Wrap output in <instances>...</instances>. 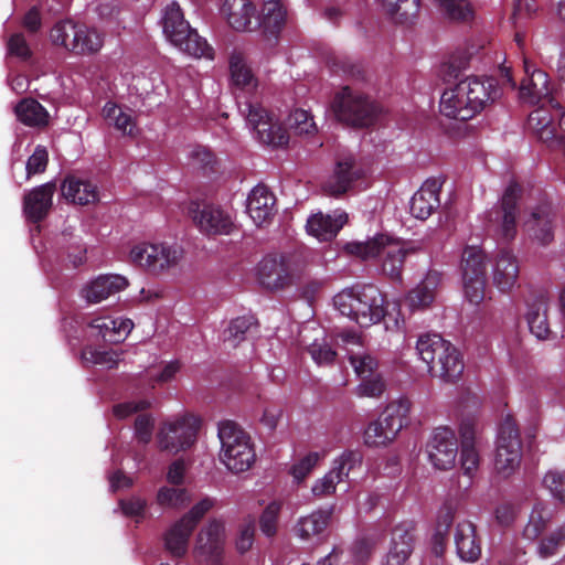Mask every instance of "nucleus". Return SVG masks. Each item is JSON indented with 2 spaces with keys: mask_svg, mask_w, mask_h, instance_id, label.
Returning <instances> with one entry per match:
<instances>
[{
  "mask_svg": "<svg viewBox=\"0 0 565 565\" xmlns=\"http://www.w3.org/2000/svg\"><path fill=\"white\" fill-rule=\"evenodd\" d=\"M414 525L403 522L392 531V540L385 565H404L414 550Z\"/></svg>",
  "mask_w": 565,
  "mask_h": 565,
  "instance_id": "obj_27",
  "label": "nucleus"
},
{
  "mask_svg": "<svg viewBox=\"0 0 565 565\" xmlns=\"http://www.w3.org/2000/svg\"><path fill=\"white\" fill-rule=\"evenodd\" d=\"M103 45L102 35L86 25L79 24L76 39L72 45V52L77 54H89L99 51Z\"/></svg>",
  "mask_w": 565,
  "mask_h": 565,
  "instance_id": "obj_46",
  "label": "nucleus"
},
{
  "mask_svg": "<svg viewBox=\"0 0 565 565\" xmlns=\"http://www.w3.org/2000/svg\"><path fill=\"white\" fill-rule=\"evenodd\" d=\"M529 128L543 142H553L556 137L554 110L545 106L534 109L527 119Z\"/></svg>",
  "mask_w": 565,
  "mask_h": 565,
  "instance_id": "obj_37",
  "label": "nucleus"
},
{
  "mask_svg": "<svg viewBox=\"0 0 565 565\" xmlns=\"http://www.w3.org/2000/svg\"><path fill=\"white\" fill-rule=\"evenodd\" d=\"M440 10L452 21L468 22L475 15V8L469 0H448Z\"/></svg>",
  "mask_w": 565,
  "mask_h": 565,
  "instance_id": "obj_52",
  "label": "nucleus"
},
{
  "mask_svg": "<svg viewBox=\"0 0 565 565\" xmlns=\"http://www.w3.org/2000/svg\"><path fill=\"white\" fill-rule=\"evenodd\" d=\"M183 254L178 244L142 242L131 247L129 260L151 275H162L177 268Z\"/></svg>",
  "mask_w": 565,
  "mask_h": 565,
  "instance_id": "obj_7",
  "label": "nucleus"
},
{
  "mask_svg": "<svg viewBox=\"0 0 565 565\" xmlns=\"http://www.w3.org/2000/svg\"><path fill=\"white\" fill-rule=\"evenodd\" d=\"M102 115L106 124L122 136L136 137L138 135L136 116L131 108L107 102L102 109Z\"/></svg>",
  "mask_w": 565,
  "mask_h": 565,
  "instance_id": "obj_33",
  "label": "nucleus"
},
{
  "mask_svg": "<svg viewBox=\"0 0 565 565\" xmlns=\"http://www.w3.org/2000/svg\"><path fill=\"white\" fill-rule=\"evenodd\" d=\"M441 184L436 179L426 180L411 199L409 210L418 220L428 218L440 205L439 192Z\"/></svg>",
  "mask_w": 565,
  "mask_h": 565,
  "instance_id": "obj_30",
  "label": "nucleus"
},
{
  "mask_svg": "<svg viewBox=\"0 0 565 565\" xmlns=\"http://www.w3.org/2000/svg\"><path fill=\"white\" fill-rule=\"evenodd\" d=\"M526 227L533 238L540 244H550L553 241V231L548 207H537L532 213L531 218L526 222Z\"/></svg>",
  "mask_w": 565,
  "mask_h": 565,
  "instance_id": "obj_42",
  "label": "nucleus"
},
{
  "mask_svg": "<svg viewBox=\"0 0 565 565\" xmlns=\"http://www.w3.org/2000/svg\"><path fill=\"white\" fill-rule=\"evenodd\" d=\"M332 109L340 121L355 127L371 125L380 110L367 96L348 86L335 95Z\"/></svg>",
  "mask_w": 565,
  "mask_h": 565,
  "instance_id": "obj_12",
  "label": "nucleus"
},
{
  "mask_svg": "<svg viewBox=\"0 0 565 565\" xmlns=\"http://www.w3.org/2000/svg\"><path fill=\"white\" fill-rule=\"evenodd\" d=\"M200 425V419L192 414L164 420L157 433L159 450L177 455L191 448L196 441Z\"/></svg>",
  "mask_w": 565,
  "mask_h": 565,
  "instance_id": "obj_11",
  "label": "nucleus"
},
{
  "mask_svg": "<svg viewBox=\"0 0 565 565\" xmlns=\"http://www.w3.org/2000/svg\"><path fill=\"white\" fill-rule=\"evenodd\" d=\"M291 130L301 137H309L317 132V125L311 114L305 109H295L289 116Z\"/></svg>",
  "mask_w": 565,
  "mask_h": 565,
  "instance_id": "obj_53",
  "label": "nucleus"
},
{
  "mask_svg": "<svg viewBox=\"0 0 565 565\" xmlns=\"http://www.w3.org/2000/svg\"><path fill=\"white\" fill-rule=\"evenodd\" d=\"M427 452L435 468L451 469L458 456V440L455 431L448 427L436 428L427 444Z\"/></svg>",
  "mask_w": 565,
  "mask_h": 565,
  "instance_id": "obj_16",
  "label": "nucleus"
},
{
  "mask_svg": "<svg viewBox=\"0 0 565 565\" xmlns=\"http://www.w3.org/2000/svg\"><path fill=\"white\" fill-rule=\"evenodd\" d=\"M461 287L465 299L479 305L484 298L487 284V263L483 250L478 246H467L460 264Z\"/></svg>",
  "mask_w": 565,
  "mask_h": 565,
  "instance_id": "obj_13",
  "label": "nucleus"
},
{
  "mask_svg": "<svg viewBox=\"0 0 565 565\" xmlns=\"http://www.w3.org/2000/svg\"><path fill=\"white\" fill-rule=\"evenodd\" d=\"M220 13L228 26L237 32L255 30L257 10L252 0H224Z\"/></svg>",
  "mask_w": 565,
  "mask_h": 565,
  "instance_id": "obj_22",
  "label": "nucleus"
},
{
  "mask_svg": "<svg viewBox=\"0 0 565 565\" xmlns=\"http://www.w3.org/2000/svg\"><path fill=\"white\" fill-rule=\"evenodd\" d=\"M161 25L166 39L180 52L196 58H214L213 47L191 28L177 1L162 10Z\"/></svg>",
  "mask_w": 565,
  "mask_h": 565,
  "instance_id": "obj_4",
  "label": "nucleus"
},
{
  "mask_svg": "<svg viewBox=\"0 0 565 565\" xmlns=\"http://www.w3.org/2000/svg\"><path fill=\"white\" fill-rule=\"evenodd\" d=\"M157 500L161 505L180 507L186 500V491L179 488L163 487L159 490Z\"/></svg>",
  "mask_w": 565,
  "mask_h": 565,
  "instance_id": "obj_62",
  "label": "nucleus"
},
{
  "mask_svg": "<svg viewBox=\"0 0 565 565\" xmlns=\"http://www.w3.org/2000/svg\"><path fill=\"white\" fill-rule=\"evenodd\" d=\"M461 468L465 475L471 477L479 467V452L475 446H461Z\"/></svg>",
  "mask_w": 565,
  "mask_h": 565,
  "instance_id": "obj_64",
  "label": "nucleus"
},
{
  "mask_svg": "<svg viewBox=\"0 0 565 565\" xmlns=\"http://www.w3.org/2000/svg\"><path fill=\"white\" fill-rule=\"evenodd\" d=\"M448 341L437 333L422 334L416 342V351L420 361H423L428 370H434L436 355L444 352V345Z\"/></svg>",
  "mask_w": 565,
  "mask_h": 565,
  "instance_id": "obj_43",
  "label": "nucleus"
},
{
  "mask_svg": "<svg viewBox=\"0 0 565 565\" xmlns=\"http://www.w3.org/2000/svg\"><path fill=\"white\" fill-rule=\"evenodd\" d=\"M565 544V524L542 537L537 544V553L543 558H548L557 554L558 550Z\"/></svg>",
  "mask_w": 565,
  "mask_h": 565,
  "instance_id": "obj_54",
  "label": "nucleus"
},
{
  "mask_svg": "<svg viewBox=\"0 0 565 565\" xmlns=\"http://www.w3.org/2000/svg\"><path fill=\"white\" fill-rule=\"evenodd\" d=\"M255 320L252 316H243L233 319L225 330L224 341L231 347L238 345L245 340L246 333L254 326Z\"/></svg>",
  "mask_w": 565,
  "mask_h": 565,
  "instance_id": "obj_50",
  "label": "nucleus"
},
{
  "mask_svg": "<svg viewBox=\"0 0 565 565\" xmlns=\"http://www.w3.org/2000/svg\"><path fill=\"white\" fill-rule=\"evenodd\" d=\"M231 81L234 86L246 92L257 87V81L250 68L246 65L243 54L234 50L228 58Z\"/></svg>",
  "mask_w": 565,
  "mask_h": 565,
  "instance_id": "obj_39",
  "label": "nucleus"
},
{
  "mask_svg": "<svg viewBox=\"0 0 565 565\" xmlns=\"http://www.w3.org/2000/svg\"><path fill=\"white\" fill-rule=\"evenodd\" d=\"M441 273L430 269L415 288L405 296V302L411 311L423 310L435 300L438 288L441 285Z\"/></svg>",
  "mask_w": 565,
  "mask_h": 565,
  "instance_id": "obj_28",
  "label": "nucleus"
},
{
  "mask_svg": "<svg viewBox=\"0 0 565 565\" xmlns=\"http://www.w3.org/2000/svg\"><path fill=\"white\" fill-rule=\"evenodd\" d=\"M320 460L319 452H309L303 458H301L297 463H295L291 469V476L298 481H302L316 467L318 461Z\"/></svg>",
  "mask_w": 565,
  "mask_h": 565,
  "instance_id": "obj_61",
  "label": "nucleus"
},
{
  "mask_svg": "<svg viewBox=\"0 0 565 565\" xmlns=\"http://www.w3.org/2000/svg\"><path fill=\"white\" fill-rule=\"evenodd\" d=\"M17 119L32 128H42L49 124L47 110L35 99L24 98L14 107Z\"/></svg>",
  "mask_w": 565,
  "mask_h": 565,
  "instance_id": "obj_38",
  "label": "nucleus"
},
{
  "mask_svg": "<svg viewBox=\"0 0 565 565\" xmlns=\"http://www.w3.org/2000/svg\"><path fill=\"white\" fill-rule=\"evenodd\" d=\"M524 78L521 82L519 94L524 103L537 104L543 99H551L548 75L536 67L527 57H523Z\"/></svg>",
  "mask_w": 565,
  "mask_h": 565,
  "instance_id": "obj_19",
  "label": "nucleus"
},
{
  "mask_svg": "<svg viewBox=\"0 0 565 565\" xmlns=\"http://www.w3.org/2000/svg\"><path fill=\"white\" fill-rule=\"evenodd\" d=\"M347 222L348 214L344 211L335 210L331 214L318 212L307 220L306 230L318 241L327 242L335 237Z\"/></svg>",
  "mask_w": 565,
  "mask_h": 565,
  "instance_id": "obj_26",
  "label": "nucleus"
},
{
  "mask_svg": "<svg viewBox=\"0 0 565 565\" xmlns=\"http://www.w3.org/2000/svg\"><path fill=\"white\" fill-rule=\"evenodd\" d=\"M542 483L554 500L565 504V471L548 470Z\"/></svg>",
  "mask_w": 565,
  "mask_h": 565,
  "instance_id": "obj_55",
  "label": "nucleus"
},
{
  "mask_svg": "<svg viewBox=\"0 0 565 565\" xmlns=\"http://www.w3.org/2000/svg\"><path fill=\"white\" fill-rule=\"evenodd\" d=\"M280 503L273 501L262 512L259 516L260 531L266 536H274L277 532L278 516L280 513Z\"/></svg>",
  "mask_w": 565,
  "mask_h": 565,
  "instance_id": "obj_58",
  "label": "nucleus"
},
{
  "mask_svg": "<svg viewBox=\"0 0 565 565\" xmlns=\"http://www.w3.org/2000/svg\"><path fill=\"white\" fill-rule=\"evenodd\" d=\"M274 194L262 184L253 188L246 200V211L257 226L263 225L274 215Z\"/></svg>",
  "mask_w": 565,
  "mask_h": 565,
  "instance_id": "obj_32",
  "label": "nucleus"
},
{
  "mask_svg": "<svg viewBox=\"0 0 565 565\" xmlns=\"http://www.w3.org/2000/svg\"><path fill=\"white\" fill-rule=\"evenodd\" d=\"M455 544L458 556L465 562H476L481 556L480 539L476 525L470 521L459 522L455 532Z\"/></svg>",
  "mask_w": 565,
  "mask_h": 565,
  "instance_id": "obj_34",
  "label": "nucleus"
},
{
  "mask_svg": "<svg viewBox=\"0 0 565 565\" xmlns=\"http://www.w3.org/2000/svg\"><path fill=\"white\" fill-rule=\"evenodd\" d=\"M49 161V154L44 147L38 146L25 163V180L32 175L45 171Z\"/></svg>",
  "mask_w": 565,
  "mask_h": 565,
  "instance_id": "obj_59",
  "label": "nucleus"
},
{
  "mask_svg": "<svg viewBox=\"0 0 565 565\" xmlns=\"http://www.w3.org/2000/svg\"><path fill=\"white\" fill-rule=\"evenodd\" d=\"M64 198L73 203L86 205L98 200L97 186L88 181L75 177H68L62 185Z\"/></svg>",
  "mask_w": 565,
  "mask_h": 565,
  "instance_id": "obj_36",
  "label": "nucleus"
},
{
  "mask_svg": "<svg viewBox=\"0 0 565 565\" xmlns=\"http://www.w3.org/2000/svg\"><path fill=\"white\" fill-rule=\"evenodd\" d=\"M547 311V302L544 300H536L529 306L526 312V321L530 331L539 340H547L551 334Z\"/></svg>",
  "mask_w": 565,
  "mask_h": 565,
  "instance_id": "obj_41",
  "label": "nucleus"
},
{
  "mask_svg": "<svg viewBox=\"0 0 565 565\" xmlns=\"http://www.w3.org/2000/svg\"><path fill=\"white\" fill-rule=\"evenodd\" d=\"M88 326L96 335L114 343L125 340L134 329L132 320L122 317H97Z\"/></svg>",
  "mask_w": 565,
  "mask_h": 565,
  "instance_id": "obj_35",
  "label": "nucleus"
},
{
  "mask_svg": "<svg viewBox=\"0 0 565 565\" xmlns=\"http://www.w3.org/2000/svg\"><path fill=\"white\" fill-rule=\"evenodd\" d=\"M551 521L550 511L541 503H536L530 514L529 522L523 530L526 540L534 541L546 530Z\"/></svg>",
  "mask_w": 565,
  "mask_h": 565,
  "instance_id": "obj_47",
  "label": "nucleus"
},
{
  "mask_svg": "<svg viewBox=\"0 0 565 565\" xmlns=\"http://www.w3.org/2000/svg\"><path fill=\"white\" fill-rule=\"evenodd\" d=\"M288 9L281 0H265L256 13L255 29L260 28L268 36H277L286 26Z\"/></svg>",
  "mask_w": 565,
  "mask_h": 565,
  "instance_id": "obj_25",
  "label": "nucleus"
},
{
  "mask_svg": "<svg viewBox=\"0 0 565 565\" xmlns=\"http://www.w3.org/2000/svg\"><path fill=\"white\" fill-rule=\"evenodd\" d=\"M81 360L84 365H99L105 369H114L122 361V352L86 345L81 352Z\"/></svg>",
  "mask_w": 565,
  "mask_h": 565,
  "instance_id": "obj_44",
  "label": "nucleus"
},
{
  "mask_svg": "<svg viewBox=\"0 0 565 565\" xmlns=\"http://www.w3.org/2000/svg\"><path fill=\"white\" fill-rule=\"evenodd\" d=\"M128 279L118 274L99 275L87 282L81 289V297L87 303H99L111 296L125 290Z\"/></svg>",
  "mask_w": 565,
  "mask_h": 565,
  "instance_id": "obj_21",
  "label": "nucleus"
},
{
  "mask_svg": "<svg viewBox=\"0 0 565 565\" xmlns=\"http://www.w3.org/2000/svg\"><path fill=\"white\" fill-rule=\"evenodd\" d=\"M307 352L318 366L331 365L337 358L335 350L329 344L324 337L315 339L307 347Z\"/></svg>",
  "mask_w": 565,
  "mask_h": 565,
  "instance_id": "obj_49",
  "label": "nucleus"
},
{
  "mask_svg": "<svg viewBox=\"0 0 565 565\" xmlns=\"http://www.w3.org/2000/svg\"><path fill=\"white\" fill-rule=\"evenodd\" d=\"M348 359L356 376L361 380L358 388H383L384 383L379 372V363L366 352L348 351Z\"/></svg>",
  "mask_w": 565,
  "mask_h": 565,
  "instance_id": "obj_31",
  "label": "nucleus"
},
{
  "mask_svg": "<svg viewBox=\"0 0 565 565\" xmlns=\"http://www.w3.org/2000/svg\"><path fill=\"white\" fill-rule=\"evenodd\" d=\"M58 243L63 245L68 262L77 267L86 259V248L67 232L62 233Z\"/></svg>",
  "mask_w": 565,
  "mask_h": 565,
  "instance_id": "obj_57",
  "label": "nucleus"
},
{
  "mask_svg": "<svg viewBox=\"0 0 565 565\" xmlns=\"http://www.w3.org/2000/svg\"><path fill=\"white\" fill-rule=\"evenodd\" d=\"M331 514L332 510H318L300 518L295 526L296 534L302 540L321 534L327 529Z\"/></svg>",
  "mask_w": 565,
  "mask_h": 565,
  "instance_id": "obj_40",
  "label": "nucleus"
},
{
  "mask_svg": "<svg viewBox=\"0 0 565 565\" xmlns=\"http://www.w3.org/2000/svg\"><path fill=\"white\" fill-rule=\"evenodd\" d=\"M377 2L399 23L413 21L419 11V0H377Z\"/></svg>",
  "mask_w": 565,
  "mask_h": 565,
  "instance_id": "obj_45",
  "label": "nucleus"
},
{
  "mask_svg": "<svg viewBox=\"0 0 565 565\" xmlns=\"http://www.w3.org/2000/svg\"><path fill=\"white\" fill-rule=\"evenodd\" d=\"M212 508L213 500L204 498L170 527L166 534L164 543L167 550L173 556L180 557L186 553L192 532Z\"/></svg>",
  "mask_w": 565,
  "mask_h": 565,
  "instance_id": "obj_15",
  "label": "nucleus"
},
{
  "mask_svg": "<svg viewBox=\"0 0 565 565\" xmlns=\"http://www.w3.org/2000/svg\"><path fill=\"white\" fill-rule=\"evenodd\" d=\"M78 26L79 24H76L72 20L57 22L51 30L52 42L72 51V45L76 39Z\"/></svg>",
  "mask_w": 565,
  "mask_h": 565,
  "instance_id": "obj_51",
  "label": "nucleus"
},
{
  "mask_svg": "<svg viewBox=\"0 0 565 565\" xmlns=\"http://www.w3.org/2000/svg\"><path fill=\"white\" fill-rule=\"evenodd\" d=\"M241 114L254 138L271 148L285 147L289 142L287 130L256 99L238 102Z\"/></svg>",
  "mask_w": 565,
  "mask_h": 565,
  "instance_id": "obj_8",
  "label": "nucleus"
},
{
  "mask_svg": "<svg viewBox=\"0 0 565 565\" xmlns=\"http://www.w3.org/2000/svg\"><path fill=\"white\" fill-rule=\"evenodd\" d=\"M191 212L194 223L205 234L228 235L233 231L232 216L220 206L207 204L199 209L198 204L192 203Z\"/></svg>",
  "mask_w": 565,
  "mask_h": 565,
  "instance_id": "obj_20",
  "label": "nucleus"
},
{
  "mask_svg": "<svg viewBox=\"0 0 565 565\" xmlns=\"http://www.w3.org/2000/svg\"><path fill=\"white\" fill-rule=\"evenodd\" d=\"M188 162L195 169H212L216 162L214 153L204 146L194 145L189 147L186 151Z\"/></svg>",
  "mask_w": 565,
  "mask_h": 565,
  "instance_id": "obj_56",
  "label": "nucleus"
},
{
  "mask_svg": "<svg viewBox=\"0 0 565 565\" xmlns=\"http://www.w3.org/2000/svg\"><path fill=\"white\" fill-rule=\"evenodd\" d=\"M224 524L211 520L198 534L194 553L204 557L207 565H223Z\"/></svg>",
  "mask_w": 565,
  "mask_h": 565,
  "instance_id": "obj_17",
  "label": "nucleus"
},
{
  "mask_svg": "<svg viewBox=\"0 0 565 565\" xmlns=\"http://www.w3.org/2000/svg\"><path fill=\"white\" fill-rule=\"evenodd\" d=\"M344 250L364 260L381 257V269L394 280H401L405 258L416 252V247L377 235L365 242H350L344 245Z\"/></svg>",
  "mask_w": 565,
  "mask_h": 565,
  "instance_id": "obj_3",
  "label": "nucleus"
},
{
  "mask_svg": "<svg viewBox=\"0 0 565 565\" xmlns=\"http://www.w3.org/2000/svg\"><path fill=\"white\" fill-rule=\"evenodd\" d=\"M307 262L296 252L269 253L256 268L258 282L269 291H280L295 285Z\"/></svg>",
  "mask_w": 565,
  "mask_h": 565,
  "instance_id": "obj_5",
  "label": "nucleus"
},
{
  "mask_svg": "<svg viewBox=\"0 0 565 565\" xmlns=\"http://www.w3.org/2000/svg\"><path fill=\"white\" fill-rule=\"evenodd\" d=\"M454 518H455V513H454L452 508L447 504L444 505V508L441 509V511L438 515L436 532L434 534L435 543L444 544L446 536L448 534V531L454 522Z\"/></svg>",
  "mask_w": 565,
  "mask_h": 565,
  "instance_id": "obj_60",
  "label": "nucleus"
},
{
  "mask_svg": "<svg viewBox=\"0 0 565 565\" xmlns=\"http://www.w3.org/2000/svg\"><path fill=\"white\" fill-rule=\"evenodd\" d=\"M500 97L495 79L468 76L447 87L439 100L441 115L461 121L470 120Z\"/></svg>",
  "mask_w": 565,
  "mask_h": 565,
  "instance_id": "obj_1",
  "label": "nucleus"
},
{
  "mask_svg": "<svg viewBox=\"0 0 565 565\" xmlns=\"http://www.w3.org/2000/svg\"><path fill=\"white\" fill-rule=\"evenodd\" d=\"M411 401L401 397L387 405L384 413L371 422L364 431V444L369 447L386 446L407 425Z\"/></svg>",
  "mask_w": 565,
  "mask_h": 565,
  "instance_id": "obj_9",
  "label": "nucleus"
},
{
  "mask_svg": "<svg viewBox=\"0 0 565 565\" xmlns=\"http://www.w3.org/2000/svg\"><path fill=\"white\" fill-rule=\"evenodd\" d=\"M363 456L358 450H345L334 460L332 471L339 477L340 482L349 479L350 473L361 468Z\"/></svg>",
  "mask_w": 565,
  "mask_h": 565,
  "instance_id": "obj_48",
  "label": "nucleus"
},
{
  "mask_svg": "<svg viewBox=\"0 0 565 565\" xmlns=\"http://www.w3.org/2000/svg\"><path fill=\"white\" fill-rule=\"evenodd\" d=\"M519 260L516 256L508 249L500 250L492 263V281L501 291H508L518 281L519 278Z\"/></svg>",
  "mask_w": 565,
  "mask_h": 565,
  "instance_id": "obj_29",
  "label": "nucleus"
},
{
  "mask_svg": "<svg viewBox=\"0 0 565 565\" xmlns=\"http://www.w3.org/2000/svg\"><path fill=\"white\" fill-rule=\"evenodd\" d=\"M521 192L522 189L518 183L510 182L500 203L486 214L489 227L505 242L512 241L516 235L518 203Z\"/></svg>",
  "mask_w": 565,
  "mask_h": 565,
  "instance_id": "obj_14",
  "label": "nucleus"
},
{
  "mask_svg": "<svg viewBox=\"0 0 565 565\" xmlns=\"http://www.w3.org/2000/svg\"><path fill=\"white\" fill-rule=\"evenodd\" d=\"M335 309L360 327L379 323L386 315L385 299L374 285L344 288L333 298Z\"/></svg>",
  "mask_w": 565,
  "mask_h": 565,
  "instance_id": "obj_2",
  "label": "nucleus"
},
{
  "mask_svg": "<svg viewBox=\"0 0 565 565\" xmlns=\"http://www.w3.org/2000/svg\"><path fill=\"white\" fill-rule=\"evenodd\" d=\"M360 177L361 169L356 166L353 153L341 152L335 158L332 174L323 184V191L329 195L340 196L345 193Z\"/></svg>",
  "mask_w": 565,
  "mask_h": 565,
  "instance_id": "obj_18",
  "label": "nucleus"
},
{
  "mask_svg": "<svg viewBox=\"0 0 565 565\" xmlns=\"http://www.w3.org/2000/svg\"><path fill=\"white\" fill-rule=\"evenodd\" d=\"M217 437L221 443L220 460L232 472L248 470L256 460L250 436L233 420L218 424Z\"/></svg>",
  "mask_w": 565,
  "mask_h": 565,
  "instance_id": "obj_6",
  "label": "nucleus"
},
{
  "mask_svg": "<svg viewBox=\"0 0 565 565\" xmlns=\"http://www.w3.org/2000/svg\"><path fill=\"white\" fill-rule=\"evenodd\" d=\"M254 537H255L254 522L249 521L247 523L242 524L239 527V531H238V536L235 542L236 550L241 554L248 552L254 544Z\"/></svg>",
  "mask_w": 565,
  "mask_h": 565,
  "instance_id": "obj_63",
  "label": "nucleus"
},
{
  "mask_svg": "<svg viewBox=\"0 0 565 565\" xmlns=\"http://www.w3.org/2000/svg\"><path fill=\"white\" fill-rule=\"evenodd\" d=\"M522 460V440L514 417L508 414L500 423L494 469L502 478H509L520 467Z\"/></svg>",
  "mask_w": 565,
  "mask_h": 565,
  "instance_id": "obj_10",
  "label": "nucleus"
},
{
  "mask_svg": "<svg viewBox=\"0 0 565 565\" xmlns=\"http://www.w3.org/2000/svg\"><path fill=\"white\" fill-rule=\"evenodd\" d=\"M443 349L444 352L436 355L434 370H428V373L446 384H454L463 373V360L459 350L450 341Z\"/></svg>",
  "mask_w": 565,
  "mask_h": 565,
  "instance_id": "obj_24",
  "label": "nucleus"
},
{
  "mask_svg": "<svg viewBox=\"0 0 565 565\" xmlns=\"http://www.w3.org/2000/svg\"><path fill=\"white\" fill-rule=\"evenodd\" d=\"M55 189L54 182H46L24 193L23 213L26 220L38 223L47 215L53 204Z\"/></svg>",
  "mask_w": 565,
  "mask_h": 565,
  "instance_id": "obj_23",
  "label": "nucleus"
}]
</instances>
